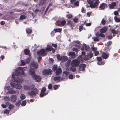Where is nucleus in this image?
Here are the masks:
<instances>
[{"label": "nucleus", "mask_w": 120, "mask_h": 120, "mask_svg": "<svg viewBox=\"0 0 120 120\" xmlns=\"http://www.w3.org/2000/svg\"><path fill=\"white\" fill-rule=\"evenodd\" d=\"M48 88L49 89H51L52 88V84H49L48 86Z\"/></svg>", "instance_id": "obj_54"}, {"label": "nucleus", "mask_w": 120, "mask_h": 120, "mask_svg": "<svg viewBox=\"0 0 120 120\" xmlns=\"http://www.w3.org/2000/svg\"><path fill=\"white\" fill-rule=\"evenodd\" d=\"M72 50L73 51H75L77 52H78V49L76 48H72Z\"/></svg>", "instance_id": "obj_50"}, {"label": "nucleus", "mask_w": 120, "mask_h": 120, "mask_svg": "<svg viewBox=\"0 0 120 120\" xmlns=\"http://www.w3.org/2000/svg\"><path fill=\"white\" fill-rule=\"evenodd\" d=\"M91 25V23H87L86 24V25L87 26H90Z\"/></svg>", "instance_id": "obj_64"}, {"label": "nucleus", "mask_w": 120, "mask_h": 120, "mask_svg": "<svg viewBox=\"0 0 120 120\" xmlns=\"http://www.w3.org/2000/svg\"><path fill=\"white\" fill-rule=\"evenodd\" d=\"M57 57L58 60L59 61H61L62 56H61L59 54H58L57 55Z\"/></svg>", "instance_id": "obj_39"}, {"label": "nucleus", "mask_w": 120, "mask_h": 120, "mask_svg": "<svg viewBox=\"0 0 120 120\" xmlns=\"http://www.w3.org/2000/svg\"><path fill=\"white\" fill-rule=\"evenodd\" d=\"M67 24L72 29L73 27H74L75 26V24L72 21H71L70 20H67Z\"/></svg>", "instance_id": "obj_11"}, {"label": "nucleus", "mask_w": 120, "mask_h": 120, "mask_svg": "<svg viewBox=\"0 0 120 120\" xmlns=\"http://www.w3.org/2000/svg\"><path fill=\"white\" fill-rule=\"evenodd\" d=\"M112 33H113V36H115L117 34H118V32L117 31H116L114 29H112L111 30Z\"/></svg>", "instance_id": "obj_22"}, {"label": "nucleus", "mask_w": 120, "mask_h": 120, "mask_svg": "<svg viewBox=\"0 0 120 120\" xmlns=\"http://www.w3.org/2000/svg\"><path fill=\"white\" fill-rule=\"evenodd\" d=\"M63 73L65 74L66 76L68 75L69 74V72L67 71H64L63 72Z\"/></svg>", "instance_id": "obj_56"}, {"label": "nucleus", "mask_w": 120, "mask_h": 120, "mask_svg": "<svg viewBox=\"0 0 120 120\" xmlns=\"http://www.w3.org/2000/svg\"><path fill=\"white\" fill-rule=\"evenodd\" d=\"M59 86H59L58 85H54L53 86V88L55 90H56L57 89Z\"/></svg>", "instance_id": "obj_46"}, {"label": "nucleus", "mask_w": 120, "mask_h": 120, "mask_svg": "<svg viewBox=\"0 0 120 120\" xmlns=\"http://www.w3.org/2000/svg\"><path fill=\"white\" fill-rule=\"evenodd\" d=\"M82 57V56L80 55L78 57V58L80 59L79 60L77 59H74L71 62V66H74L75 67H78L80 63V60H81Z\"/></svg>", "instance_id": "obj_4"}, {"label": "nucleus", "mask_w": 120, "mask_h": 120, "mask_svg": "<svg viewBox=\"0 0 120 120\" xmlns=\"http://www.w3.org/2000/svg\"><path fill=\"white\" fill-rule=\"evenodd\" d=\"M66 17L67 18L70 19L73 16L71 14H68L66 16Z\"/></svg>", "instance_id": "obj_31"}, {"label": "nucleus", "mask_w": 120, "mask_h": 120, "mask_svg": "<svg viewBox=\"0 0 120 120\" xmlns=\"http://www.w3.org/2000/svg\"><path fill=\"white\" fill-rule=\"evenodd\" d=\"M115 21L118 22H120V19L118 18L117 17L115 16L114 17Z\"/></svg>", "instance_id": "obj_37"}, {"label": "nucleus", "mask_w": 120, "mask_h": 120, "mask_svg": "<svg viewBox=\"0 0 120 120\" xmlns=\"http://www.w3.org/2000/svg\"><path fill=\"white\" fill-rule=\"evenodd\" d=\"M11 98L12 102H15L17 100V97L15 95H13L11 96Z\"/></svg>", "instance_id": "obj_14"}, {"label": "nucleus", "mask_w": 120, "mask_h": 120, "mask_svg": "<svg viewBox=\"0 0 120 120\" xmlns=\"http://www.w3.org/2000/svg\"><path fill=\"white\" fill-rule=\"evenodd\" d=\"M4 100L7 101H10V98L9 97L5 96L4 98Z\"/></svg>", "instance_id": "obj_41"}, {"label": "nucleus", "mask_w": 120, "mask_h": 120, "mask_svg": "<svg viewBox=\"0 0 120 120\" xmlns=\"http://www.w3.org/2000/svg\"><path fill=\"white\" fill-rule=\"evenodd\" d=\"M9 110H8L7 109H6L4 111V113H6V114H9Z\"/></svg>", "instance_id": "obj_47"}, {"label": "nucleus", "mask_w": 120, "mask_h": 120, "mask_svg": "<svg viewBox=\"0 0 120 120\" xmlns=\"http://www.w3.org/2000/svg\"><path fill=\"white\" fill-rule=\"evenodd\" d=\"M69 55L71 57L73 58H75V54L74 52H70L69 53Z\"/></svg>", "instance_id": "obj_17"}, {"label": "nucleus", "mask_w": 120, "mask_h": 120, "mask_svg": "<svg viewBox=\"0 0 120 120\" xmlns=\"http://www.w3.org/2000/svg\"><path fill=\"white\" fill-rule=\"evenodd\" d=\"M108 7L107 4L105 3H102L100 4L99 7V10H104Z\"/></svg>", "instance_id": "obj_8"}, {"label": "nucleus", "mask_w": 120, "mask_h": 120, "mask_svg": "<svg viewBox=\"0 0 120 120\" xmlns=\"http://www.w3.org/2000/svg\"><path fill=\"white\" fill-rule=\"evenodd\" d=\"M29 86H30V89H32L33 88H34V87L35 86V85L34 84H31Z\"/></svg>", "instance_id": "obj_58"}, {"label": "nucleus", "mask_w": 120, "mask_h": 120, "mask_svg": "<svg viewBox=\"0 0 120 120\" xmlns=\"http://www.w3.org/2000/svg\"><path fill=\"white\" fill-rule=\"evenodd\" d=\"M14 107L13 105H10L9 106L8 108L10 110H11L12 109L14 108Z\"/></svg>", "instance_id": "obj_43"}, {"label": "nucleus", "mask_w": 120, "mask_h": 120, "mask_svg": "<svg viewBox=\"0 0 120 120\" xmlns=\"http://www.w3.org/2000/svg\"><path fill=\"white\" fill-rule=\"evenodd\" d=\"M53 30L55 31V32H60L62 30L60 28L55 29Z\"/></svg>", "instance_id": "obj_33"}, {"label": "nucleus", "mask_w": 120, "mask_h": 120, "mask_svg": "<svg viewBox=\"0 0 120 120\" xmlns=\"http://www.w3.org/2000/svg\"><path fill=\"white\" fill-rule=\"evenodd\" d=\"M78 19L76 17H75L73 19V21L75 23H77L78 22Z\"/></svg>", "instance_id": "obj_42"}, {"label": "nucleus", "mask_w": 120, "mask_h": 120, "mask_svg": "<svg viewBox=\"0 0 120 120\" xmlns=\"http://www.w3.org/2000/svg\"><path fill=\"white\" fill-rule=\"evenodd\" d=\"M24 88L25 90H29L30 89V86L27 85L25 86H24Z\"/></svg>", "instance_id": "obj_29"}, {"label": "nucleus", "mask_w": 120, "mask_h": 120, "mask_svg": "<svg viewBox=\"0 0 120 120\" xmlns=\"http://www.w3.org/2000/svg\"><path fill=\"white\" fill-rule=\"evenodd\" d=\"M62 72V70L60 68H58L56 71V75H59L61 74Z\"/></svg>", "instance_id": "obj_13"}, {"label": "nucleus", "mask_w": 120, "mask_h": 120, "mask_svg": "<svg viewBox=\"0 0 120 120\" xmlns=\"http://www.w3.org/2000/svg\"><path fill=\"white\" fill-rule=\"evenodd\" d=\"M27 103L26 101L25 100L23 101L21 103V105L22 106H23L25 105Z\"/></svg>", "instance_id": "obj_34"}, {"label": "nucleus", "mask_w": 120, "mask_h": 120, "mask_svg": "<svg viewBox=\"0 0 120 120\" xmlns=\"http://www.w3.org/2000/svg\"><path fill=\"white\" fill-rule=\"evenodd\" d=\"M102 33H100V34H98L97 35V37L99 38V36H101L102 38H105V35L102 34Z\"/></svg>", "instance_id": "obj_27"}, {"label": "nucleus", "mask_w": 120, "mask_h": 120, "mask_svg": "<svg viewBox=\"0 0 120 120\" xmlns=\"http://www.w3.org/2000/svg\"><path fill=\"white\" fill-rule=\"evenodd\" d=\"M69 78L70 79H72L73 78V76L72 74H70L69 76Z\"/></svg>", "instance_id": "obj_55"}, {"label": "nucleus", "mask_w": 120, "mask_h": 120, "mask_svg": "<svg viewBox=\"0 0 120 120\" xmlns=\"http://www.w3.org/2000/svg\"><path fill=\"white\" fill-rule=\"evenodd\" d=\"M95 56H97L99 54V52L97 51H95L94 52Z\"/></svg>", "instance_id": "obj_53"}, {"label": "nucleus", "mask_w": 120, "mask_h": 120, "mask_svg": "<svg viewBox=\"0 0 120 120\" xmlns=\"http://www.w3.org/2000/svg\"><path fill=\"white\" fill-rule=\"evenodd\" d=\"M26 32L28 34H31L32 32V29L30 28H27L26 29Z\"/></svg>", "instance_id": "obj_20"}, {"label": "nucleus", "mask_w": 120, "mask_h": 120, "mask_svg": "<svg viewBox=\"0 0 120 120\" xmlns=\"http://www.w3.org/2000/svg\"><path fill=\"white\" fill-rule=\"evenodd\" d=\"M88 2L91 8L96 9L98 8L100 1L99 0H89Z\"/></svg>", "instance_id": "obj_3"}, {"label": "nucleus", "mask_w": 120, "mask_h": 120, "mask_svg": "<svg viewBox=\"0 0 120 120\" xmlns=\"http://www.w3.org/2000/svg\"><path fill=\"white\" fill-rule=\"evenodd\" d=\"M68 58L67 57L65 56H62L61 61L63 62H64L68 60Z\"/></svg>", "instance_id": "obj_18"}, {"label": "nucleus", "mask_w": 120, "mask_h": 120, "mask_svg": "<svg viewBox=\"0 0 120 120\" xmlns=\"http://www.w3.org/2000/svg\"><path fill=\"white\" fill-rule=\"evenodd\" d=\"M25 69V68L23 67H19L18 68V70H16L15 72L16 73L15 74V75H13L12 77L14 78V80L17 82V84H15L11 82L10 85L13 88L20 89L22 87L20 84L21 83V81H23V79L20 75L25 76L26 75L24 73V70Z\"/></svg>", "instance_id": "obj_1"}, {"label": "nucleus", "mask_w": 120, "mask_h": 120, "mask_svg": "<svg viewBox=\"0 0 120 120\" xmlns=\"http://www.w3.org/2000/svg\"><path fill=\"white\" fill-rule=\"evenodd\" d=\"M84 47L85 50L86 51H89L90 49V47L86 45L85 44Z\"/></svg>", "instance_id": "obj_30"}, {"label": "nucleus", "mask_w": 120, "mask_h": 120, "mask_svg": "<svg viewBox=\"0 0 120 120\" xmlns=\"http://www.w3.org/2000/svg\"><path fill=\"white\" fill-rule=\"evenodd\" d=\"M83 27L82 26H80L79 27V29L80 31H81L83 29Z\"/></svg>", "instance_id": "obj_52"}, {"label": "nucleus", "mask_w": 120, "mask_h": 120, "mask_svg": "<svg viewBox=\"0 0 120 120\" xmlns=\"http://www.w3.org/2000/svg\"><path fill=\"white\" fill-rule=\"evenodd\" d=\"M116 3L115 2H112L111 4H109L110 8L111 9H113L115 6Z\"/></svg>", "instance_id": "obj_16"}, {"label": "nucleus", "mask_w": 120, "mask_h": 120, "mask_svg": "<svg viewBox=\"0 0 120 120\" xmlns=\"http://www.w3.org/2000/svg\"><path fill=\"white\" fill-rule=\"evenodd\" d=\"M31 65L32 67L36 69H37L38 67V63L35 62H32L31 63Z\"/></svg>", "instance_id": "obj_12"}, {"label": "nucleus", "mask_w": 120, "mask_h": 120, "mask_svg": "<svg viewBox=\"0 0 120 120\" xmlns=\"http://www.w3.org/2000/svg\"><path fill=\"white\" fill-rule=\"evenodd\" d=\"M26 18V17L24 15H21L20 17L21 20H23Z\"/></svg>", "instance_id": "obj_40"}, {"label": "nucleus", "mask_w": 120, "mask_h": 120, "mask_svg": "<svg viewBox=\"0 0 120 120\" xmlns=\"http://www.w3.org/2000/svg\"><path fill=\"white\" fill-rule=\"evenodd\" d=\"M30 52V50L28 49H25L24 50V54L26 55H28Z\"/></svg>", "instance_id": "obj_25"}, {"label": "nucleus", "mask_w": 120, "mask_h": 120, "mask_svg": "<svg viewBox=\"0 0 120 120\" xmlns=\"http://www.w3.org/2000/svg\"><path fill=\"white\" fill-rule=\"evenodd\" d=\"M48 94V93H44L42 92L41 91V92L40 94V96L41 97H42L44 96H45Z\"/></svg>", "instance_id": "obj_21"}, {"label": "nucleus", "mask_w": 120, "mask_h": 120, "mask_svg": "<svg viewBox=\"0 0 120 120\" xmlns=\"http://www.w3.org/2000/svg\"><path fill=\"white\" fill-rule=\"evenodd\" d=\"M35 70L34 69L31 68L29 70V73L31 75L34 80H35L37 82H39L41 80V77L40 76L35 74Z\"/></svg>", "instance_id": "obj_2"}, {"label": "nucleus", "mask_w": 120, "mask_h": 120, "mask_svg": "<svg viewBox=\"0 0 120 120\" xmlns=\"http://www.w3.org/2000/svg\"><path fill=\"white\" fill-rule=\"evenodd\" d=\"M70 70L73 72H75L76 70V68L74 66H72L70 68Z\"/></svg>", "instance_id": "obj_19"}, {"label": "nucleus", "mask_w": 120, "mask_h": 120, "mask_svg": "<svg viewBox=\"0 0 120 120\" xmlns=\"http://www.w3.org/2000/svg\"><path fill=\"white\" fill-rule=\"evenodd\" d=\"M52 45L55 48H56L57 47V45L56 44H54V43H52Z\"/></svg>", "instance_id": "obj_61"}, {"label": "nucleus", "mask_w": 120, "mask_h": 120, "mask_svg": "<svg viewBox=\"0 0 120 120\" xmlns=\"http://www.w3.org/2000/svg\"><path fill=\"white\" fill-rule=\"evenodd\" d=\"M98 37H95L94 38V41H99Z\"/></svg>", "instance_id": "obj_51"}, {"label": "nucleus", "mask_w": 120, "mask_h": 120, "mask_svg": "<svg viewBox=\"0 0 120 120\" xmlns=\"http://www.w3.org/2000/svg\"><path fill=\"white\" fill-rule=\"evenodd\" d=\"M86 67V65L85 64H81L79 66V69L80 71H84L85 70V68Z\"/></svg>", "instance_id": "obj_10"}, {"label": "nucleus", "mask_w": 120, "mask_h": 120, "mask_svg": "<svg viewBox=\"0 0 120 120\" xmlns=\"http://www.w3.org/2000/svg\"><path fill=\"white\" fill-rule=\"evenodd\" d=\"M101 56L103 58L106 59L108 58V56L106 53H103Z\"/></svg>", "instance_id": "obj_23"}, {"label": "nucleus", "mask_w": 120, "mask_h": 120, "mask_svg": "<svg viewBox=\"0 0 120 120\" xmlns=\"http://www.w3.org/2000/svg\"><path fill=\"white\" fill-rule=\"evenodd\" d=\"M52 47L50 45H48L47 46V47L46 48V49L48 51H51V50Z\"/></svg>", "instance_id": "obj_26"}, {"label": "nucleus", "mask_w": 120, "mask_h": 120, "mask_svg": "<svg viewBox=\"0 0 120 120\" xmlns=\"http://www.w3.org/2000/svg\"><path fill=\"white\" fill-rule=\"evenodd\" d=\"M57 67V66L56 65H53L52 68V70L54 71H56L58 69Z\"/></svg>", "instance_id": "obj_28"}, {"label": "nucleus", "mask_w": 120, "mask_h": 120, "mask_svg": "<svg viewBox=\"0 0 120 120\" xmlns=\"http://www.w3.org/2000/svg\"><path fill=\"white\" fill-rule=\"evenodd\" d=\"M39 90L35 88L32 89L31 90L28 92V94L32 97H34L38 93Z\"/></svg>", "instance_id": "obj_5"}, {"label": "nucleus", "mask_w": 120, "mask_h": 120, "mask_svg": "<svg viewBox=\"0 0 120 120\" xmlns=\"http://www.w3.org/2000/svg\"><path fill=\"white\" fill-rule=\"evenodd\" d=\"M98 63L99 65H103L104 64V62H102V60L98 62Z\"/></svg>", "instance_id": "obj_48"}, {"label": "nucleus", "mask_w": 120, "mask_h": 120, "mask_svg": "<svg viewBox=\"0 0 120 120\" xmlns=\"http://www.w3.org/2000/svg\"><path fill=\"white\" fill-rule=\"evenodd\" d=\"M97 59L98 62L102 60V58L101 57H97Z\"/></svg>", "instance_id": "obj_57"}, {"label": "nucleus", "mask_w": 120, "mask_h": 120, "mask_svg": "<svg viewBox=\"0 0 120 120\" xmlns=\"http://www.w3.org/2000/svg\"><path fill=\"white\" fill-rule=\"evenodd\" d=\"M112 43V42L110 41H109L107 43V46H109Z\"/></svg>", "instance_id": "obj_49"}, {"label": "nucleus", "mask_w": 120, "mask_h": 120, "mask_svg": "<svg viewBox=\"0 0 120 120\" xmlns=\"http://www.w3.org/2000/svg\"><path fill=\"white\" fill-rule=\"evenodd\" d=\"M60 77L59 76L55 77L54 78V80L55 81H58L59 80Z\"/></svg>", "instance_id": "obj_35"}, {"label": "nucleus", "mask_w": 120, "mask_h": 120, "mask_svg": "<svg viewBox=\"0 0 120 120\" xmlns=\"http://www.w3.org/2000/svg\"><path fill=\"white\" fill-rule=\"evenodd\" d=\"M21 64L23 66H24L25 64V63L23 61H21Z\"/></svg>", "instance_id": "obj_63"}, {"label": "nucleus", "mask_w": 120, "mask_h": 120, "mask_svg": "<svg viewBox=\"0 0 120 120\" xmlns=\"http://www.w3.org/2000/svg\"><path fill=\"white\" fill-rule=\"evenodd\" d=\"M101 23L102 25H104L105 24L106 21L105 20H104L103 19H102Z\"/></svg>", "instance_id": "obj_45"}, {"label": "nucleus", "mask_w": 120, "mask_h": 120, "mask_svg": "<svg viewBox=\"0 0 120 120\" xmlns=\"http://www.w3.org/2000/svg\"><path fill=\"white\" fill-rule=\"evenodd\" d=\"M58 22L59 23H60L62 26H64L66 23V21L64 20L60 22V21H59Z\"/></svg>", "instance_id": "obj_24"}, {"label": "nucleus", "mask_w": 120, "mask_h": 120, "mask_svg": "<svg viewBox=\"0 0 120 120\" xmlns=\"http://www.w3.org/2000/svg\"><path fill=\"white\" fill-rule=\"evenodd\" d=\"M91 48L92 50L93 51H96L95 50H96L97 49V48H96L95 47H91Z\"/></svg>", "instance_id": "obj_60"}, {"label": "nucleus", "mask_w": 120, "mask_h": 120, "mask_svg": "<svg viewBox=\"0 0 120 120\" xmlns=\"http://www.w3.org/2000/svg\"><path fill=\"white\" fill-rule=\"evenodd\" d=\"M70 64V63L69 62H67L65 64V65L66 66H68Z\"/></svg>", "instance_id": "obj_59"}, {"label": "nucleus", "mask_w": 120, "mask_h": 120, "mask_svg": "<svg viewBox=\"0 0 120 120\" xmlns=\"http://www.w3.org/2000/svg\"><path fill=\"white\" fill-rule=\"evenodd\" d=\"M108 39H111L112 38L111 35H109L107 37Z\"/></svg>", "instance_id": "obj_62"}, {"label": "nucleus", "mask_w": 120, "mask_h": 120, "mask_svg": "<svg viewBox=\"0 0 120 120\" xmlns=\"http://www.w3.org/2000/svg\"><path fill=\"white\" fill-rule=\"evenodd\" d=\"M74 4L75 6H78L79 4V1H77L75 2L74 3Z\"/></svg>", "instance_id": "obj_36"}, {"label": "nucleus", "mask_w": 120, "mask_h": 120, "mask_svg": "<svg viewBox=\"0 0 120 120\" xmlns=\"http://www.w3.org/2000/svg\"><path fill=\"white\" fill-rule=\"evenodd\" d=\"M93 56V54L92 52H90L88 53L87 55H85L84 59L85 60H89L90 58H92Z\"/></svg>", "instance_id": "obj_7"}, {"label": "nucleus", "mask_w": 120, "mask_h": 120, "mask_svg": "<svg viewBox=\"0 0 120 120\" xmlns=\"http://www.w3.org/2000/svg\"><path fill=\"white\" fill-rule=\"evenodd\" d=\"M46 90V89L45 88L43 87L42 88L41 90V91L44 93H45V92Z\"/></svg>", "instance_id": "obj_44"}, {"label": "nucleus", "mask_w": 120, "mask_h": 120, "mask_svg": "<svg viewBox=\"0 0 120 120\" xmlns=\"http://www.w3.org/2000/svg\"><path fill=\"white\" fill-rule=\"evenodd\" d=\"M52 70L49 68L44 69L42 71L43 74L45 75H51L52 74Z\"/></svg>", "instance_id": "obj_6"}, {"label": "nucleus", "mask_w": 120, "mask_h": 120, "mask_svg": "<svg viewBox=\"0 0 120 120\" xmlns=\"http://www.w3.org/2000/svg\"><path fill=\"white\" fill-rule=\"evenodd\" d=\"M26 96L23 94H21V95L20 98L21 100H23L25 98Z\"/></svg>", "instance_id": "obj_32"}, {"label": "nucleus", "mask_w": 120, "mask_h": 120, "mask_svg": "<svg viewBox=\"0 0 120 120\" xmlns=\"http://www.w3.org/2000/svg\"><path fill=\"white\" fill-rule=\"evenodd\" d=\"M21 103V100H19L18 101V102L16 103V105L18 106L19 107L20 106V105Z\"/></svg>", "instance_id": "obj_38"}, {"label": "nucleus", "mask_w": 120, "mask_h": 120, "mask_svg": "<svg viewBox=\"0 0 120 120\" xmlns=\"http://www.w3.org/2000/svg\"><path fill=\"white\" fill-rule=\"evenodd\" d=\"M107 27H104L100 29V31L101 33H105L107 31Z\"/></svg>", "instance_id": "obj_15"}, {"label": "nucleus", "mask_w": 120, "mask_h": 120, "mask_svg": "<svg viewBox=\"0 0 120 120\" xmlns=\"http://www.w3.org/2000/svg\"><path fill=\"white\" fill-rule=\"evenodd\" d=\"M45 50L44 49H42L37 52V54L38 55L44 56L46 55L45 53Z\"/></svg>", "instance_id": "obj_9"}]
</instances>
